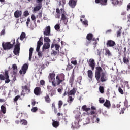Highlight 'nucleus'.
Returning a JSON list of instances; mask_svg holds the SVG:
<instances>
[{
    "instance_id": "obj_1",
    "label": "nucleus",
    "mask_w": 130,
    "mask_h": 130,
    "mask_svg": "<svg viewBox=\"0 0 130 130\" xmlns=\"http://www.w3.org/2000/svg\"><path fill=\"white\" fill-rule=\"evenodd\" d=\"M66 75L63 73H61L60 74H58L56 76V86H59L60 84L63 86L66 85Z\"/></svg>"
},
{
    "instance_id": "obj_2",
    "label": "nucleus",
    "mask_w": 130,
    "mask_h": 130,
    "mask_svg": "<svg viewBox=\"0 0 130 130\" xmlns=\"http://www.w3.org/2000/svg\"><path fill=\"white\" fill-rule=\"evenodd\" d=\"M5 80L6 84H9L11 82L10 76L9 75V70H5L4 74H0V81H5Z\"/></svg>"
},
{
    "instance_id": "obj_3",
    "label": "nucleus",
    "mask_w": 130,
    "mask_h": 130,
    "mask_svg": "<svg viewBox=\"0 0 130 130\" xmlns=\"http://www.w3.org/2000/svg\"><path fill=\"white\" fill-rule=\"evenodd\" d=\"M48 79L49 83H52L53 87H56V83L55 82V72L51 71L49 74Z\"/></svg>"
},
{
    "instance_id": "obj_4",
    "label": "nucleus",
    "mask_w": 130,
    "mask_h": 130,
    "mask_svg": "<svg viewBox=\"0 0 130 130\" xmlns=\"http://www.w3.org/2000/svg\"><path fill=\"white\" fill-rule=\"evenodd\" d=\"M13 44H12L10 42H8L6 43H2V47L3 49L4 50H8L9 49H11V48H12L13 46H14V44H15L16 43L15 42V39L13 40Z\"/></svg>"
},
{
    "instance_id": "obj_5",
    "label": "nucleus",
    "mask_w": 130,
    "mask_h": 130,
    "mask_svg": "<svg viewBox=\"0 0 130 130\" xmlns=\"http://www.w3.org/2000/svg\"><path fill=\"white\" fill-rule=\"evenodd\" d=\"M103 71V70L101 67L98 66L95 67V78L97 81H99L100 80V76Z\"/></svg>"
},
{
    "instance_id": "obj_6",
    "label": "nucleus",
    "mask_w": 130,
    "mask_h": 130,
    "mask_svg": "<svg viewBox=\"0 0 130 130\" xmlns=\"http://www.w3.org/2000/svg\"><path fill=\"white\" fill-rule=\"evenodd\" d=\"M60 11L61 12V20L63 22L64 25H67V24H68V17H66L67 13H66L64 10L62 8L60 9Z\"/></svg>"
},
{
    "instance_id": "obj_7",
    "label": "nucleus",
    "mask_w": 130,
    "mask_h": 130,
    "mask_svg": "<svg viewBox=\"0 0 130 130\" xmlns=\"http://www.w3.org/2000/svg\"><path fill=\"white\" fill-rule=\"evenodd\" d=\"M93 34L89 33L88 34L86 38V42H85V45H86L87 46H88V45H89V44H90V43H91V42H92V39H93Z\"/></svg>"
},
{
    "instance_id": "obj_8",
    "label": "nucleus",
    "mask_w": 130,
    "mask_h": 130,
    "mask_svg": "<svg viewBox=\"0 0 130 130\" xmlns=\"http://www.w3.org/2000/svg\"><path fill=\"white\" fill-rule=\"evenodd\" d=\"M28 68H29V66L27 64H23L22 68V69L19 71V74H20V75H22V74L25 75L26 73L27 70H28Z\"/></svg>"
},
{
    "instance_id": "obj_9",
    "label": "nucleus",
    "mask_w": 130,
    "mask_h": 130,
    "mask_svg": "<svg viewBox=\"0 0 130 130\" xmlns=\"http://www.w3.org/2000/svg\"><path fill=\"white\" fill-rule=\"evenodd\" d=\"M22 93L24 94H29L30 92H31V90L30 89V87H29L27 85L22 86Z\"/></svg>"
},
{
    "instance_id": "obj_10",
    "label": "nucleus",
    "mask_w": 130,
    "mask_h": 130,
    "mask_svg": "<svg viewBox=\"0 0 130 130\" xmlns=\"http://www.w3.org/2000/svg\"><path fill=\"white\" fill-rule=\"evenodd\" d=\"M89 67H91V70H92V71H94L95 70V66H96V63H95V60L93 59H90L89 60Z\"/></svg>"
},
{
    "instance_id": "obj_11",
    "label": "nucleus",
    "mask_w": 130,
    "mask_h": 130,
    "mask_svg": "<svg viewBox=\"0 0 130 130\" xmlns=\"http://www.w3.org/2000/svg\"><path fill=\"white\" fill-rule=\"evenodd\" d=\"M100 81L101 82H106L107 80V77H106V74L105 72H102L100 75Z\"/></svg>"
},
{
    "instance_id": "obj_12",
    "label": "nucleus",
    "mask_w": 130,
    "mask_h": 130,
    "mask_svg": "<svg viewBox=\"0 0 130 130\" xmlns=\"http://www.w3.org/2000/svg\"><path fill=\"white\" fill-rule=\"evenodd\" d=\"M77 93V88L74 87L72 90L68 91V96H75Z\"/></svg>"
},
{
    "instance_id": "obj_13",
    "label": "nucleus",
    "mask_w": 130,
    "mask_h": 130,
    "mask_svg": "<svg viewBox=\"0 0 130 130\" xmlns=\"http://www.w3.org/2000/svg\"><path fill=\"white\" fill-rule=\"evenodd\" d=\"M107 47H113L115 46V42L111 40H108L106 43Z\"/></svg>"
},
{
    "instance_id": "obj_14",
    "label": "nucleus",
    "mask_w": 130,
    "mask_h": 130,
    "mask_svg": "<svg viewBox=\"0 0 130 130\" xmlns=\"http://www.w3.org/2000/svg\"><path fill=\"white\" fill-rule=\"evenodd\" d=\"M13 53L15 55H19V53H20V47L18 45H15L14 50Z\"/></svg>"
},
{
    "instance_id": "obj_15",
    "label": "nucleus",
    "mask_w": 130,
    "mask_h": 130,
    "mask_svg": "<svg viewBox=\"0 0 130 130\" xmlns=\"http://www.w3.org/2000/svg\"><path fill=\"white\" fill-rule=\"evenodd\" d=\"M77 5V0H70L69 2V5L71 8H75L76 7V5Z\"/></svg>"
},
{
    "instance_id": "obj_16",
    "label": "nucleus",
    "mask_w": 130,
    "mask_h": 130,
    "mask_svg": "<svg viewBox=\"0 0 130 130\" xmlns=\"http://www.w3.org/2000/svg\"><path fill=\"white\" fill-rule=\"evenodd\" d=\"M96 4H100L102 6L107 5V0H95Z\"/></svg>"
},
{
    "instance_id": "obj_17",
    "label": "nucleus",
    "mask_w": 130,
    "mask_h": 130,
    "mask_svg": "<svg viewBox=\"0 0 130 130\" xmlns=\"http://www.w3.org/2000/svg\"><path fill=\"white\" fill-rule=\"evenodd\" d=\"M35 95L38 96L41 94V88L40 87H36L34 90Z\"/></svg>"
},
{
    "instance_id": "obj_18",
    "label": "nucleus",
    "mask_w": 130,
    "mask_h": 130,
    "mask_svg": "<svg viewBox=\"0 0 130 130\" xmlns=\"http://www.w3.org/2000/svg\"><path fill=\"white\" fill-rule=\"evenodd\" d=\"M41 8H42V4H38V6L34 7L33 9V12L36 13V12H38L39 10H41Z\"/></svg>"
},
{
    "instance_id": "obj_19",
    "label": "nucleus",
    "mask_w": 130,
    "mask_h": 130,
    "mask_svg": "<svg viewBox=\"0 0 130 130\" xmlns=\"http://www.w3.org/2000/svg\"><path fill=\"white\" fill-rule=\"evenodd\" d=\"M22 16V11L19 10H16L14 12V17L15 18H20Z\"/></svg>"
},
{
    "instance_id": "obj_20",
    "label": "nucleus",
    "mask_w": 130,
    "mask_h": 130,
    "mask_svg": "<svg viewBox=\"0 0 130 130\" xmlns=\"http://www.w3.org/2000/svg\"><path fill=\"white\" fill-rule=\"evenodd\" d=\"M12 69L13 70V75H17V73L18 72V67L17 66V64H13L12 65Z\"/></svg>"
},
{
    "instance_id": "obj_21",
    "label": "nucleus",
    "mask_w": 130,
    "mask_h": 130,
    "mask_svg": "<svg viewBox=\"0 0 130 130\" xmlns=\"http://www.w3.org/2000/svg\"><path fill=\"white\" fill-rule=\"evenodd\" d=\"M52 126L53 127H55V128H57L59 126V122L57 121H55L54 120H52Z\"/></svg>"
},
{
    "instance_id": "obj_22",
    "label": "nucleus",
    "mask_w": 130,
    "mask_h": 130,
    "mask_svg": "<svg viewBox=\"0 0 130 130\" xmlns=\"http://www.w3.org/2000/svg\"><path fill=\"white\" fill-rule=\"evenodd\" d=\"M112 4L115 6V5H121L122 4V2L121 0H111Z\"/></svg>"
},
{
    "instance_id": "obj_23",
    "label": "nucleus",
    "mask_w": 130,
    "mask_h": 130,
    "mask_svg": "<svg viewBox=\"0 0 130 130\" xmlns=\"http://www.w3.org/2000/svg\"><path fill=\"white\" fill-rule=\"evenodd\" d=\"M104 106L107 107V108H110V106H111V104H110V101L108 100H106L105 103L104 104Z\"/></svg>"
},
{
    "instance_id": "obj_24",
    "label": "nucleus",
    "mask_w": 130,
    "mask_h": 130,
    "mask_svg": "<svg viewBox=\"0 0 130 130\" xmlns=\"http://www.w3.org/2000/svg\"><path fill=\"white\" fill-rule=\"evenodd\" d=\"M33 50L32 47L30 48L29 52V60L31 61L32 60V55H33Z\"/></svg>"
},
{
    "instance_id": "obj_25",
    "label": "nucleus",
    "mask_w": 130,
    "mask_h": 130,
    "mask_svg": "<svg viewBox=\"0 0 130 130\" xmlns=\"http://www.w3.org/2000/svg\"><path fill=\"white\" fill-rule=\"evenodd\" d=\"M1 112L3 113V114H6V112H7V108L5 106L2 105L1 106Z\"/></svg>"
},
{
    "instance_id": "obj_26",
    "label": "nucleus",
    "mask_w": 130,
    "mask_h": 130,
    "mask_svg": "<svg viewBox=\"0 0 130 130\" xmlns=\"http://www.w3.org/2000/svg\"><path fill=\"white\" fill-rule=\"evenodd\" d=\"M37 45L38 46H41V45H43V38L42 37H41L39 39V40L37 42Z\"/></svg>"
},
{
    "instance_id": "obj_27",
    "label": "nucleus",
    "mask_w": 130,
    "mask_h": 130,
    "mask_svg": "<svg viewBox=\"0 0 130 130\" xmlns=\"http://www.w3.org/2000/svg\"><path fill=\"white\" fill-rule=\"evenodd\" d=\"M81 108L83 111H85L86 112H88V111H90V110H91V108H87V105H83Z\"/></svg>"
},
{
    "instance_id": "obj_28",
    "label": "nucleus",
    "mask_w": 130,
    "mask_h": 130,
    "mask_svg": "<svg viewBox=\"0 0 130 130\" xmlns=\"http://www.w3.org/2000/svg\"><path fill=\"white\" fill-rule=\"evenodd\" d=\"M87 75H88V78H89V79L93 78V71H92V70H89L87 71Z\"/></svg>"
},
{
    "instance_id": "obj_29",
    "label": "nucleus",
    "mask_w": 130,
    "mask_h": 130,
    "mask_svg": "<svg viewBox=\"0 0 130 130\" xmlns=\"http://www.w3.org/2000/svg\"><path fill=\"white\" fill-rule=\"evenodd\" d=\"M49 47H50V44L49 43H45L43 46V50H44V49H48Z\"/></svg>"
},
{
    "instance_id": "obj_30",
    "label": "nucleus",
    "mask_w": 130,
    "mask_h": 130,
    "mask_svg": "<svg viewBox=\"0 0 130 130\" xmlns=\"http://www.w3.org/2000/svg\"><path fill=\"white\" fill-rule=\"evenodd\" d=\"M75 78V75H73L70 77V80H69V83L71 84V86H73L74 85V79Z\"/></svg>"
},
{
    "instance_id": "obj_31",
    "label": "nucleus",
    "mask_w": 130,
    "mask_h": 130,
    "mask_svg": "<svg viewBox=\"0 0 130 130\" xmlns=\"http://www.w3.org/2000/svg\"><path fill=\"white\" fill-rule=\"evenodd\" d=\"M105 55H108V56H111V52L109 50V49L106 48L105 49Z\"/></svg>"
},
{
    "instance_id": "obj_32",
    "label": "nucleus",
    "mask_w": 130,
    "mask_h": 130,
    "mask_svg": "<svg viewBox=\"0 0 130 130\" xmlns=\"http://www.w3.org/2000/svg\"><path fill=\"white\" fill-rule=\"evenodd\" d=\"M20 123H21L22 125H27V124H28V121L23 119L20 120Z\"/></svg>"
},
{
    "instance_id": "obj_33",
    "label": "nucleus",
    "mask_w": 130,
    "mask_h": 130,
    "mask_svg": "<svg viewBox=\"0 0 130 130\" xmlns=\"http://www.w3.org/2000/svg\"><path fill=\"white\" fill-rule=\"evenodd\" d=\"M44 98L47 103H50V101H51V100H50V98L49 97V95H47L46 96H45Z\"/></svg>"
},
{
    "instance_id": "obj_34",
    "label": "nucleus",
    "mask_w": 130,
    "mask_h": 130,
    "mask_svg": "<svg viewBox=\"0 0 130 130\" xmlns=\"http://www.w3.org/2000/svg\"><path fill=\"white\" fill-rule=\"evenodd\" d=\"M51 28L50 26L46 27L44 33H50Z\"/></svg>"
},
{
    "instance_id": "obj_35",
    "label": "nucleus",
    "mask_w": 130,
    "mask_h": 130,
    "mask_svg": "<svg viewBox=\"0 0 130 130\" xmlns=\"http://www.w3.org/2000/svg\"><path fill=\"white\" fill-rule=\"evenodd\" d=\"M123 61L124 63H126V64H127L128 62H129V60L128 59V58H126V57H124L123 58Z\"/></svg>"
},
{
    "instance_id": "obj_36",
    "label": "nucleus",
    "mask_w": 130,
    "mask_h": 130,
    "mask_svg": "<svg viewBox=\"0 0 130 130\" xmlns=\"http://www.w3.org/2000/svg\"><path fill=\"white\" fill-rule=\"evenodd\" d=\"M117 30V33H120L121 32H122V27L121 26H117L116 27Z\"/></svg>"
},
{
    "instance_id": "obj_37",
    "label": "nucleus",
    "mask_w": 130,
    "mask_h": 130,
    "mask_svg": "<svg viewBox=\"0 0 130 130\" xmlns=\"http://www.w3.org/2000/svg\"><path fill=\"white\" fill-rule=\"evenodd\" d=\"M68 96V102H73L74 101V98L71 95Z\"/></svg>"
},
{
    "instance_id": "obj_38",
    "label": "nucleus",
    "mask_w": 130,
    "mask_h": 130,
    "mask_svg": "<svg viewBox=\"0 0 130 130\" xmlns=\"http://www.w3.org/2000/svg\"><path fill=\"white\" fill-rule=\"evenodd\" d=\"M99 91L101 94H103L104 93V87L103 86H100Z\"/></svg>"
},
{
    "instance_id": "obj_39",
    "label": "nucleus",
    "mask_w": 130,
    "mask_h": 130,
    "mask_svg": "<svg viewBox=\"0 0 130 130\" xmlns=\"http://www.w3.org/2000/svg\"><path fill=\"white\" fill-rule=\"evenodd\" d=\"M25 37H26L25 33H21L20 37V40H23V39H24Z\"/></svg>"
},
{
    "instance_id": "obj_40",
    "label": "nucleus",
    "mask_w": 130,
    "mask_h": 130,
    "mask_svg": "<svg viewBox=\"0 0 130 130\" xmlns=\"http://www.w3.org/2000/svg\"><path fill=\"white\" fill-rule=\"evenodd\" d=\"M63 104V102H62V101H59L58 102V108H61V106H62V105Z\"/></svg>"
},
{
    "instance_id": "obj_41",
    "label": "nucleus",
    "mask_w": 130,
    "mask_h": 130,
    "mask_svg": "<svg viewBox=\"0 0 130 130\" xmlns=\"http://www.w3.org/2000/svg\"><path fill=\"white\" fill-rule=\"evenodd\" d=\"M21 98V96H20V95H18L16 96H15L14 99V102H16V101H18L19 99V98Z\"/></svg>"
},
{
    "instance_id": "obj_42",
    "label": "nucleus",
    "mask_w": 130,
    "mask_h": 130,
    "mask_svg": "<svg viewBox=\"0 0 130 130\" xmlns=\"http://www.w3.org/2000/svg\"><path fill=\"white\" fill-rule=\"evenodd\" d=\"M63 90V87H62V86H60V88H58L57 89V92L58 93H59V94H61V91Z\"/></svg>"
},
{
    "instance_id": "obj_43",
    "label": "nucleus",
    "mask_w": 130,
    "mask_h": 130,
    "mask_svg": "<svg viewBox=\"0 0 130 130\" xmlns=\"http://www.w3.org/2000/svg\"><path fill=\"white\" fill-rule=\"evenodd\" d=\"M73 69V66L70 64H68L67 67V68H66V70L67 71H70V70Z\"/></svg>"
},
{
    "instance_id": "obj_44",
    "label": "nucleus",
    "mask_w": 130,
    "mask_h": 130,
    "mask_svg": "<svg viewBox=\"0 0 130 130\" xmlns=\"http://www.w3.org/2000/svg\"><path fill=\"white\" fill-rule=\"evenodd\" d=\"M118 91H119V93H120V94H121L122 95H123L124 94V93L123 92V90H122L121 87H119Z\"/></svg>"
},
{
    "instance_id": "obj_45",
    "label": "nucleus",
    "mask_w": 130,
    "mask_h": 130,
    "mask_svg": "<svg viewBox=\"0 0 130 130\" xmlns=\"http://www.w3.org/2000/svg\"><path fill=\"white\" fill-rule=\"evenodd\" d=\"M55 29L56 30V31H58L59 29H60V26H59V24H56L54 26Z\"/></svg>"
},
{
    "instance_id": "obj_46",
    "label": "nucleus",
    "mask_w": 130,
    "mask_h": 130,
    "mask_svg": "<svg viewBox=\"0 0 130 130\" xmlns=\"http://www.w3.org/2000/svg\"><path fill=\"white\" fill-rule=\"evenodd\" d=\"M23 15L24 17H27V16H29V11H28V10L24 11Z\"/></svg>"
},
{
    "instance_id": "obj_47",
    "label": "nucleus",
    "mask_w": 130,
    "mask_h": 130,
    "mask_svg": "<svg viewBox=\"0 0 130 130\" xmlns=\"http://www.w3.org/2000/svg\"><path fill=\"white\" fill-rule=\"evenodd\" d=\"M44 41H45V42H47V43H48V42H50V39L48 37H45Z\"/></svg>"
},
{
    "instance_id": "obj_48",
    "label": "nucleus",
    "mask_w": 130,
    "mask_h": 130,
    "mask_svg": "<svg viewBox=\"0 0 130 130\" xmlns=\"http://www.w3.org/2000/svg\"><path fill=\"white\" fill-rule=\"evenodd\" d=\"M82 24H83V25H84V26H85V27H87L88 26V20H86L83 21Z\"/></svg>"
},
{
    "instance_id": "obj_49",
    "label": "nucleus",
    "mask_w": 130,
    "mask_h": 130,
    "mask_svg": "<svg viewBox=\"0 0 130 130\" xmlns=\"http://www.w3.org/2000/svg\"><path fill=\"white\" fill-rule=\"evenodd\" d=\"M38 110V109L37 108V107H34L31 109V111L32 112H36Z\"/></svg>"
},
{
    "instance_id": "obj_50",
    "label": "nucleus",
    "mask_w": 130,
    "mask_h": 130,
    "mask_svg": "<svg viewBox=\"0 0 130 130\" xmlns=\"http://www.w3.org/2000/svg\"><path fill=\"white\" fill-rule=\"evenodd\" d=\"M31 19L32 21H34V22H36V17L35 16V15H34V14H32L31 15Z\"/></svg>"
},
{
    "instance_id": "obj_51",
    "label": "nucleus",
    "mask_w": 130,
    "mask_h": 130,
    "mask_svg": "<svg viewBox=\"0 0 130 130\" xmlns=\"http://www.w3.org/2000/svg\"><path fill=\"white\" fill-rule=\"evenodd\" d=\"M59 47H60V46L57 44H55V48L56 50H58L59 49Z\"/></svg>"
},
{
    "instance_id": "obj_52",
    "label": "nucleus",
    "mask_w": 130,
    "mask_h": 130,
    "mask_svg": "<svg viewBox=\"0 0 130 130\" xmlns=\"http://www.w3.org/2000/svg\"><path fill=\"white\" fill-rule=\"evenodd\" d=\"M40 83L41 86H44L45 85V81L43 80H41Z\"/></svg>"
},
{
    "instance_id": "obj_53",
    "label": "nucleus",
    "mask_w": 130,
    "mask_h": 130,
    "mask_svg": "<svg viewBox=\"0 0 130 130\" xmlns=\"http://www.w3.org/2000/svg\"><path fill=\"white\" fill-rule=\"evenodd\" d=\"M94 117H95V118L96 119V121L98 122H99L100 119L97 117H98V115L97 114H95L94 115H93V118H94Z\"/></svg>"
},
{
    "instance_id": "obj_54",
    "label": "nucleus",
    "mask_w": 130,
    "mask_h": 130,
    "mask_svg": "<svg viewBox=\"0 0 130 130\" xmlns=\"http://www.w3.org/2000/svg\"><path fill=\"white\" fill-rule=\"evenodd\" d=\"M100 103H104V99L101 98H99V100Z\"/></svg>"
},
{
    "instance_id": "obj_55",
    "label": "nucleus",
    "mask_w": 130,
    "mask_h": 130,
    "mask_svg": "<svg viewBox=\"0 0 130 130\" xmlns=\"http://www.w3.org/2000/svg\"><path fill=\"white\" fill-rule=\"evenodd\" d=\"M15 45H17V46H19L20 47L21 44L20 42H19V39H17L16 40V44Z\"/></svg>"
},
{
    "instance_id": "obj_56",
    "label": "nucleus",
    "mask_w": 130,
    "mask_h": 130,
    "mask_svg": "<svg viewBox=\"0 0 130 130\" xmlns=\"http://www.w3.org/2000/svg\"><path fill=\"white\" fill-rule=\"evenodd\" d=\"M15 45H17V46H19L20 47L21 44L20 42H19V39H17L16 40V44Z\"/></svg>"
},
{
    "instance_id": "obj_57",
    "label": "nucleus",
    "mask_w": 130,
    "mask_h": 130,
    "mask_svg": "<svg viewBox=\"0 0 130 130\" xmlns=\"http://www.w3.org/2000/svg\"><path fill=\"white\" fill-rule=\"evenodd\" d=\"M30 22H31V20L30 19V18H27V21H26V25L28 27L29 24H30Z\"/></svg>"
},
{
    "instance_id": "obj_58",
    "label": "nucleus",
    "mask_w": 130,
    "mask_h": 130,
    "mask_svg": "<svg viewBox=\"0 0 130 130\" xmlns=\"http://www.w3.org/2000/svg\"><path fill=\"white\" fill-rule=\"evenodd\" d=\"M40 47H41V46L37 45V48H36V51L37 52H39V51L40 50Z\"/></svg>"
},
{
    "instance_id": "obj_59",
    "label": "nucleus",
    "mask_w": 130,
    "mask_h": 130,
    "mask_svg": "<svg viewBox=\"0 0 130 130\" xmlns=\"http://www.w3.org/2000/svg\"><path fill=\"white\" fill-rule=\"evenodd\" d=\"M95 111H91L89 113V114L90 115H94V114H95Z\"/></svg>"
},
{
    "instance_id": "obj_60",
    "label": "nucleus",
    "mask_w": 130,
    "mask_h": 130,
    "mask_svg": "<svg viewBox=\"0 0 130 130\" xmlns=\"http://www.w3.org/2000/svg\"><path fill=\"white\" fill-rule=\"evenodd\" d=\"M98 41H94V42L93 43V45H94V48H95L96 46L97 45V44H98V42H97Z\"/></svg>"
},
{
    "instance_id": "obj_61",
    "label": "nucleus",
    "mask_w": 130,
    "mask_h": 130,
    "mask_svg": "<svg viewBox=\"0 0 130 130\" xmlns=\"http://www.w3.org/2000/svg\"><path fill=\"white\" fill-rule=\"evenodd\" d=\"M51 54H53V55H56V54H57V52L55 51H53L51 52Z\"/></svg>"
},
{
    "instance_id": "obj_62",
    "label": "nucleus",
    "mask_w": 130,
    "mask_h": 130,
    "mask_svg": "<svg viewBox=\"0 0 130 130\" xmlns=\"http://www.w3.org/2000/svg\"><path fill=\"white\" fill-rule=\"evenodd\" d=\"M71 63H72V64H74V66L77 65V60L72 61Z\"/></svg>"
},
{
    "instance_id": "obj_63",
    "label": "nucleus",
    "mask_w": 130,
    "mask_h": 130,
    "mask_svg": "<svg viewBox=\"0 0 130 130\" xmlns=\"http://www.w3.org/2000/svg\"><path fill=\"white\" fill-rule=\"evenodd\" d=\"M56 12L57 14H60V10H59V8H57L56 9Z\"/></svg>"
},
{
    "instance_id": "obj_64",
    "label": "nucleus",
    "mask_w": 130,
    "mask_h": 130,
    "mask_svg": "<svg viewBox=\"0 0 130 130\" xmlns=\"http://www.w3.org/2000/svg\"><path fill=\"white\" fill-rule=\"evenodd\" d=\"M43 0H37V3L38 4H42Z\"/></svg>"
}]
</instances>
